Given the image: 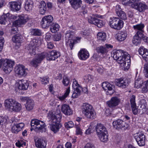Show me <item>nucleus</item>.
<instances>
[{"instance_id":"1","label":"nucleus","mask_w":148,"mask_h":148,"mask_svg":"<svg viewBox=\"0 0 148 148\" xmlns=\"http://www.w3.org/2000/svg\"><path fill=\"white\" fill-rule=\"evenodd\" d=\"M112 56L114 60H117L122 69L127 70L130 68L131 60L130 56L128 53L121 50H114L112 52Z\"/></svg>"},{"instance_id":"2","label":"nucleus","mask_w":148,"mask_h":148,"mask_svg":"<svg viewBox=\"0 0 148 148\" xmlns=\"http://www.w3.org/2000/svg\"><path fill=\"white\" fill-rule=\"evenodd\" d=\"M47 117L49 120L50 129L54 133H56L62 126L59 121L61 117L60 114H56L55 112L50 111L48 114Z\"/></svg>"},{"instance_id":"3","label":"nucleus","mask_w":148,"mask_h":148,"mask_svg":"<svg viewBox=\"0 0 148 148\" xmlns=\"http://www.w3.org/2000/svg\"><path fill=\"white\" fill-rule=\"evenodd\" d=\"M16 17L17 19L12 23L11 33L15 34L18 31L17 27L25 25L29 19V17L27 15L21 14Z\"/></svg>"},{"instance_id":"4","label":"nucleus","mask_w":148,"mask_h":148,"mask_svg":"<svg viewBox=\"0 0 148 148\" xmlns=\"http://www.w3.org/2000/svg\"><path fill=\"white\" fill-rule=\"evenodd\" d=\"M74 33L73 32L69 30L66 31L65 36L66 43L68 47L72 49L74 44L80 41L81 38L74 37Z\"/></svg>"},{"instance_id":"5","label":"nucleus","mask_w":148,"mask_h":148,"mask_svg":"<svg viewBox=\"0 0 148 148\" xmlns=\"http://www.w3.org/2000/svg\"><path fill=\"white\" fill-rule=\"evenodd\" d=\"M82 111L83 114L88 119H94L96 114L92 106L90 104L85 103L82 106Z\"/></svg>"},{"instance_id":"6","label":"nucleus","mask_w":148,"mask_h":148,"mask_svg":"<svg viewBox=\"0 0 148 148\" xmlns=\"http://www.w3.org/2000/svg\"><path fill=\"white\" fill-rule=\"evenodd\" d=\"M109 25L112 28L119 30L123 27L124 22L118 17H113L110 18Z\"/></svg>"},{"instance_id":"7","label":"nucleus","mask_w":148,"mask_h":148,"mask_svg":"<svg viewBox=\"0 0 148 148\" xmlns=\"http://www.w3.org/2000/svg\"><path fill=\"white\" fill-rule=\"evenodd\" d=\"M140 0H130L127 3H131L132 8L141 12L147 9L148 7L146 4L143 3L139 2Z\"/></svg>"},{"instance_id":"8","label":"nucleus","mask_w":148,"mask_h":148,"mask_svg":"<svg viewBox=\"0 0 148 148\" xmlns=\"http://www.w3.org/2000/svg\"><path fill=\"white\" fill-rule=\"evenodd\" d=\"M134 137L139 146H142L145 145L146 137L143 133H136L134 134Z\"/></svg>"},{"instance_id":"9","label":"nucleus","mask_w":148,"mask_h":148,"mask_svg":"<svg viewBox=\"0 0 148 148\" xmlns=\"http://www.w3.org/2000/svg\"><path fill=\"white\" fill-rule=\"evenodd\" d=\"M31 126L34 127L36 129L38 130H43L45 129L46 125L45 123L37 119H34L31 122Z\"/></svg>"},{"instance_id":"10","label":"nucleus","mask_w":148,"mask_h":148,"mask_svg":"<svg viewBox=\"0 0 148 148\" xmlns=\"http://www.w3.org/2000/svg\"><path fill=\"white\" fill-rule=\"evenodd\" d=\"M40 44V41L38 39H33L30 42L27 49L29 50V52L32 54H35L36 47Z\"/></svg>"},{"instance_id":"11","label":"nucleus","mask_w":148,"mask_h":148,"mask_svg":"<svg viewBox=\"0 0 148 148\" xmlns=\"http://www.w3.org/2000/svg\"><path fill=\"white\" fill-rule=\"evenodd\" d=\"M4 65L3 69L6 74L10 73L12 70L14 65V62L10 60L7 59Z\"/></svg>"},{"instance_id":"12","label":"nucleus","mask_w":148,"mask_h":148,"mask_svg":"<svg viewBox=\"0 0 148 148\" xmlns=\"http://www.w3.org/2000/svg\"><path fill=\"white\" fill-rule=\"evenodd\" d=\"M23 2V0H17L10 2L9 5L10 10L14 12L19 11L21 8Z\"/></svg>"},{"instance_id":"13","label":"nucleus","mask_w":148,"mask_h":148,"mask_svg":"<svg viewBox=\"0 0 148 148\" xmlns=\"http://www.w3.org/2000/svg\"><path fill=\"white\" fill-rule=\"evenodd\" d=\"M27 69L23 65L19 64L15 69L16 74L20 77L25 76L27 74Z\"/></svg>"},{"instance_id":"14","label":"nucleus","mask_w":148,"mask_h":148,"mask_svg":"<svg viewBox=\"0 0 148 148\" xmlns=\"http://www.w3.org/2000/svg\"><path fill=\"white\" fill-rule=\"evenodd\" d=\"M29 86V83L27 80L22 79L18 81L15 84V88L19 90H27Z\"/></svg>"},{"instance_id":"15","label":"nucleus","mask_w":148,"mask_h":148,"mask_svg":"<svg viewBox=\"0 0 148 148\" xmlns=\"http://www.w3.org/2000/svg\"><path fill=\"white\" fill-rule=\"evenodd\" d=\"M53 20V17L50 15L44 16L42 18L41 21V25L44 28H47L50 25Z\"/></svg>"},{"instance_id":"16","label":"nucleus","mask_w":148,"mask_h":148,"mask_svg":"<svg viewBox=\"0 0 148 148\" xmlns=\"http://www.w3.org/2000/svg\"><path fill=\"white\" fill-rule=\"evenodd\" d=\"M103 88L107 92V94L109 95L112 94L114 92V86L108 82H104L102 83Z\"/></svg>"},{"instance_id":"17","label":"nucleus","mask_w":148,"mask_h":148,"mask_svg":"<svg viewBox=\"0 0 148 148\" xmlns=\"http://www.w3.org/2000/svg\"><path fill=\"white\" fill-rule=\"evenodd\" d=\"M113 126L116 129L123 128L127 129L128 127V125L125 122L121 119H118L113 122Z\"/></svg>"},{"instance_id":"18","label":"nucleus","mask_w":148,"mask_h":148,"mask_svg":"<svg viewBox=\"0 0 148 148\" xmlns=\"http://www.w3.org/2000/svg\"><path fill=\"white\" fill-rule=\"evenodd\" d=\"M45 58V55L41 54L37 55L35 58L31 62V64L35 67H36L40 63L41 61Z\"/></svg>"},{"instance_id":"19","label":"nucleus","mask_w":148,"mask_h":148,"mask_svg":"<svg viewBox=\"0 0 148 148\" xmlns=\"http://www.w3.org/2000/svg\"><path fill=\"white\" fill-rule=\"evenodd\" d=\"M16 18V17L14 15L10 14L9 13H7L4 14L0 17V23L2 24L5 25L6 22L9 19L10 20L11 19H15Z\"/></svg>"},{"instance_id":"20","label":"nucleus","mask_w":148,"mask_h":148,"mask_svg":"<svg viewBox=\"0 0 148 148\" xmlns=\"http://www.w3.org/2000/svg\"><path fill=\"white\" fill-rule=\"evenodd\" d=\"M88 21L90 23L94 24L99 27H103L105 24L104 21L94 17H91L90 18L88 19Z\"/></svg>"},{"instance_id":"21","label":"nucleus","mask_w":148,"mask_h":148,"mask_svg":"<svg viewBox=\"0 0 148 148\" xmlns=\"http://www.w3.org/2000/svg\"><path fill=\"white\" fill-rule=\"evenodd\" d=\"M45 55L47 60H54L60 56V53L55 50H52L48 54Z\"/></svg>"},{"instance_id":"22","label":"nucleus","mask_w":148,"mask_h":148,"mask_svg":"<svg viewBox=\"0 0 148 148\" xmlns=\"http://www.w3.org/2000/svg\"><path fill=\"white\" fill-rule=\"evenodd\" d=\"M120 102L119 99L116 97H112L110 100L107 102L108 106L110 108H113L118 106Z\"/></svg>"},{"instance_id":"23","label":"nucleus","mask_w":148,"mask_h":148,"mask_svg":"<svg viewBox=\"0 0 148 148\" xmlns=\"http://www.w3.org/2000/svg\"><path fill=\"white\" fill-rule=\"evenodd\" d=\"M89 56L88 52L85 49H80L78 53V56L79 59L82 60H85L88 58Z\"/></svg>"},{"instance_id":"24","label":"nucleus","mask_w":148,"mask_h":148,"mask_svg":"<svg viewBox=\"0 0 148 148\" xmlns=\"http://www.w3.org/2000/svg\"><path fill=\"white\" fill-rule=\"evenodd\" d=\"M61 110L66 115H70L73 113V111L69 105L67 104H64L62 106Z\"/></svg>"},{"instance_id":"25","label":"nucleus","mask_w":148,"mask_h":148,"mask_svg":"<svg viewBox=\"0 0 148 148\" xmlns=\"http://www.w3.org/2000/svg\"><path fill=\"white\" fill-rule=\"evenodd\" d=\"M15 100L12 98H8L5 99L4 102V106L5 109L11 111Z\"/></svg>"},{"instance_id":"26","label":"nucleus","mask_w":148,"mask_h":148,"mask_svg":"<svg viewBox=\"0 0 148 148\" xmlns=\"http://www.w3.org/2000/svg\"><path fill=\"white\" fill-rule=\"evenodd\" d=\"M35 145L38 148H46L47 144V141L41 138L36 139L35 140Z\"/></svg>"},{"instance_id":"27","label":"nucleus","mask_w":148,"mask_h":148,"mask_svg":"<svg viewBox=\"0 0 148 148\" xmlns=\"http://www.w3.org/2000/svg\"><path fill=\"white\" fill-rule=\"evenodd\" d=\"M143 37V33L140 32H138L134 37L132 41L133 43L136 45L140 44L141 42V39Z\"/></svg>"},{"instance_id":"28","label":"nucleus","mask_w":148,"mask_h":148,"mask_svg":"<svg viewBox=\"0 0 148 148\" xmlns=\"http://www.w3.org/2000/svg\"><path fill=\"white\" fill-rule=\"evenodd\" d=\"M138 52L143 59L148 62V49L143 47H141L139 49Z\"/></svg>"},{"instance_id":"29","label":"nucleus","mask_w":148,"mask_h":148,"mask_svg":"<svg viewBox=\"0 0 148 148\" xmlns=\"http://www.w3.org/2000/svg\"><path fill=\"white\" fill-rule=\"evenodd\" d=\"M130 102L132 112L134 114H136L138 113V110L135 102V96L134 95H132L131 97Z\"/></svg>"},{"instance_id":"30","label":"nucleus","mask_w":148,"mask_h":148,"mask_svg":"<svg viewBox=\"0 0 148 148\" xmlns=\"http://www.w3.org/2000/svg\"><path fill=\"white\" fill-rule=\"evenodd\" d=\"M127 36V33L125 31H121L116 34L115 38L119 41H122L126 39Z\"/></svg>"},{"instance_id":"31","label":"nucleus","mask_w":148,"mask_h":148,"mask_svg":"<svg viewBox=\"0 0 148 148\" xmlns=\"http://www.w3.org/2000/svg\"><path fill=\"white\" fill-rule=\"evenodd\" d=\"M96 130L97 136L107 132L105 127L101 124H98L97 125L96 127Z\"/></svg>"},{"instance_id":"32","label":"nucleus","mask_w":148,"mask_h":148,"mask_svg":"<svg viewBox=\"0 0 148 148\" xmlns=\"http://www.w3.org/2000/svg\"><path fill=\"white\" fill-rule=\"evenodd\" d=\"M12 40L17 46L19 47L21 45L23 40V38L21 35L18 34L13 37Z\"/></svg>"},{"instance_id":"33","label":"nucleus","mask_w":148,"mask_h":148,"mask_svg":"<svg viewBox=\"0 0 148 148\" xmlns=\"http://www.w3.org/2000/svg\"><path fill=\"white\" fill-rule=\"evenodd\" d=\"M83 80L84 83L87 84H90L93 82L94 77L93 76L90 75H86L83 76Z\"/></svg>"},{"instance_id":"34","label":"nucleus","mask_w":148,"mask_h":148,"mask_svg":"<svg viewBox=\"0 0 148 148\" xmlns=\"http://www.w3.org/2000/svg\"><path fill=\"white\" fill-rule=\"evenodd\" d=\"M25 105L27 110H33L34 106V101L31 99H28L26 101Z\"/></svg>"},{"instance_id":"35","label":"nucleus","mask_w":148,"mask_h":148,"mask_svg":"<svg viewBox=\"0 0 148 148\" xmlns=\"http://www.w3.org/2000/svg\"><path fill=\"white\" fill-rule=\"evenodd\" d=\"M21 109L22 106L21 104L15 100L11 112H18L21 110Z\"/></svg>"},{"instance_id":"36","label":"nucleus","mask_w":148,"mask_h":148,"mask_svg":"<svg viewBox=\"0 0 148 148\" xmlns=\"http://www.w3.org/2000/svg\"><path fill=\"white\" fill-rule=\"evenodd\" d=\"M33 2L31 0H27L25 3L24 8L25 10L28 11H30L32 8L33 7Z\"/></svg>"},{"instance_id":"37","label":"nucleus","mask_w":148,"mask_h":148,"mask_svg":"<svg viewBox=\"0 0 148 148\" xmlns=\"http://www.w3.org/2000/svg\"><path fill=\"white\" fill-rule=\"evenodd\" d=\"M70 2L72 7L75 9L79 8L82 4V1L81 0H72Z\"/></svg>"},{"instance_id":"38","label":"nucleus","mask_w":148,"mask_h":148,"mask_svg":"<svg viewBox=\"0 0 148 148\" xmlns=\"http://www.w3.org/2000/svg\"><path fill=\"white\" fill-rule=\"evenodd\" d=\"M70 91V87H69L66 89L63 95L61 96H58L57 97L60 100L63 101L69 96Z\"/></svg>"},{"instance_id":"39","label":"nucleus","mask_w":148,"mask_h":148,"mask_svg":"<svg viewBox=\"0 0 148 148\" xmlns=\"http://www.w3.org/2000/svg\"><path fill=\"white\" fill-rule=\"evenodd\" d=\"M143 84V82L141 78L138 77L135 82V87L137 88H140L142 86Z\"/></svg>"},{"instance_id":"40","label":"nucleus","mask_w":148,"mask_h":148,"mask_svg":"<svg viewBox=\"0 0 148 148\" xmlns=\"http://www.w3.org/2000/svg\"><path fill=\"white\" fill-rule=\"evenodd\" d=\"M108 136L107 132L101 134L100 135L98 136L100 140L103 142L107 141L108 140Z\"/></svg>"},{"instance_id":"41","label":"nucleus","mask_w":148,"mask_h":148,"mask_svg":"<svg viewBox=\"0 0 148 148\" xmlns=\"http://www.w3.org/2000/svg\"><path fill=\"white\" fill-rule=\"evenodd\" d=\"M140 108L142 110L143 113L147 111L148 112V109L146 108L147 106V103L145 100H142L140 101Z\"/></svg>"},{"instance_id":"42","label":"nucleus","mask_w":148,"mask_h":148,"mask_svg":"<svg viewBox=\"0 0 148 148\" xmlns=\"http://www.w3.org/2000/svg\"><path fill=\"white\" fill-rule=\"evenodd\" d=\"M60 26L57 23H53L51 26L50 30L52 33H56L59 31Z\"/></svg>"},{"instance_id":"43","label":"nucleus","mask_w":148,"mask_h":148,"mask_svg":"<svg viewBox=\"0 0 148 148\" xmlns=\"http://www.w3.org/2000/svg\"><path fill=\"white\" fill-rule=\"evenodd\" d=\"M72 86L74 90H81L82 87L78 84L77 81L74 79L73 81Z\"/></svg>"},{"instance_id":"44","label":"nucleus","mask_w":148,"mask_h":148,"mask_svg":"<svg viewBox=\"0 0 148 148\" xmlns=\"http://www.w3.org/2000/svg\"><path fill=\"white\" fill-rule=\"evenodd\" d=\"M97 51L98 53H100L102 54L106 53L108 51L105 46H101L97 47Z\"/></svg>"},{"instance_id":"45","label":"nucleus","mask_w":148,"mask_h":148,"mask_svg":"<svg viewBox=\"0 0 148 148\" xmlns=\"http://www.w3.org/2000/svg\"><path fill=\"white\" fill-rule=\"evenodd\" d=\"M97 38L99 40L104 41L106 40V34L102 32H99L97 35Z\"/></svg>"},{"instance_id":"46","label":"nucleus","mask_w":148,"mask_h":148,"mask_svg":"<svg viewBox=\"0 0 148 148\" xmlns=\"http://www.w3.org/2000/svg\"><path fill=\"white\" fill-rule=\"evenodd\" d=\"M148 91V79L143 82V86L141 92L143 93H146Z\"/></svg>"},{"instance_id":"47","label":"nucleus","mask_w":148,"mask_h":148,"mask_svg":"<svg viewBox=\"0 0 148 148\" xmlns=\"http://www.w3.org/2000/svg\"><path fill=\"white\" fill-rule=\"evenodd\" d=\"M26 144V140H18L15 143L16 146L19 147L25 146Z\"/></svg>"},{"instance_id":"48","label":"nucleus","mask_w":148,"mask_h":148,"mask_svg":"<svg viewBox=\"0 0 148 148\" xmlns=\"http://www.w3.org/2000/svg\"><path fill=\"white\" fill-rule=\"evenodd\" d=\"M92 123H90L88 128L86 130L85 134L86 135H89L92 132L94 129V126L92 125Z\"/></svg>"},{"instance_id":"49","label":"nucleus","mask_w":148,"mask_h":148,"mask_svg":"<svg viewBox=\"0 0 148 148\" xmlns=\"http://www.w3.org/2000/svg\"><path fill=\"white\" fill-rule=\"evenodd\" d=\"M31 34L34 36H40L41 32L40 30L37 29H32L31 31Z\"/></svg>"},{"instance_id":"50","label":"nucleus","mask_w":148,"mask_h":148,"mask_svg":"<svg viewBox=\"0 0 148 148\" xmlns=\"http://www.w3.org/2000/svg\"><path fill=\"white\" fill-rule=\"evenodd\" d=\"M116 14L121 19L125 20L127 18L126 14L125 12L123 11L118 12V13H116Z\"/></svg>"},{"instance_id":"51","label":"nucleus","mask_w":148,"mask_h":148,"mask_svg":"<svg viewBox=\"0 0 148 148\" xmlns=\"http://www.w3.org/2000/svg\"><path fill=\"white\" fill-rule=\"evenodd\" d=\"M122 85L121 87L122 88H125L126 86H127L130 82L129 80L128 79L122 78Z\"/></svg>"},{"instance_id":"52","label":"nucleus","mask_w":148,"mask_h":148,"mask_svg":"<svg viewBox=\"0 0 148 148\" xmlns=\"http://www.w3.org/2000/svg\"><path fill=\"white\" fill-rule=\"evenodd\" d=\"M143 73L145 77L148 78V64L146 63L144 65Z\"/></svg>"},{"instance_id":"53","label":"nucleus","mask_w":148,"mask_h":148,"mask_svg":"<svg viewBox=\"0 0 148 148\" xmlns=\"http://www.w3.org/2000/svg\"><path fill=\"white\" fill-rule=\"evenodd\" d=\"M96 70L98 73L100 75L102 74L104 71V68L101 65L96 66Z\"/></svg>"},{"instance_id":"54","label":"nucleus","mask_w":148,"mask_h":148,"mask_svg":"<svg viewBox=\"0 0 148 148\" xmlns=\"http://www.w3.org/2000/svg\"><path fill=\"white\" fill-rule=\"evenodd\" d=\"M144 27V24H139L136 25H134L133 27L135 30H141Z\"/></svg>"},{"instance_id":"55","label":"nucleus","mask_w":148,"mask_h":148,"mask_svg":"<svg viewBox=\"0 0 148 148\" xmlns=\"http://www.w3.org/2000/svg\"><path fill=\"white\" fill-rule=\"evenodd\" d=\"M40 80L42 84L45 85L49 83V78L47 77L40 78Z\"/></svg>"},{"instance_id":"56","label":"nucleus","mask_w":148,"mask_h":148,"mask_svg":"<svg viewBox=\"0 0 148 148\" xmlns=\"http://www.w3.org/2000/svg\"><path fill=\"white\" fill-rule=\"evenodd\" d=\"M74 90V91L72 95V97L73 98H76L80 95L81 90L77 89Z\"/></svg>"},{"instance_id":"57","label":"nucleus","mask_w":148,"mask_h":148,"mask_svg":"<svg viewBox=\"0 0 148 148\" xmlns=\"http://www.w3.org/2000/svg\"><path fill=\"white\" fill-rule=\"evenodd\" d=\"M11 129L12 132L13 133H17L19 132L16 124L12 126Z\"/></svg>"},{"instance_id":"58","label":"nucleus","mask_w":148,"mask_h":148,"mask_svg":"<svg viewBox=\"0 0 148 148\" xmlns=\"http://www.w3.org/2000/svg\"><path fill=\"white\" fill-rule=\"evenodd\" d=\"M122 78L116 79L115 80V83L116 85L121 87L122 84Z\"/></svg>"},{"instance_id":"59","label":"nucleus","mask_w":148,"mask_h":148,"mask_svg":"<svg viewBox=\"0 0 148 148\" xmlns=\"http://www.w3.org/2000/svg\"><path fill=\"white\" fill-rule=\"evenodd\" d=\"M61 34L59 33L54 35L53 36V40L55 41H58L61 40Z\"/></svg>"},{"instance_id":"60","label":"nucleus","mask_w":148,"mask_h":148,"mask_svg":"<svg viewBox=\"0 0 148 148\" xmlns=\"http://www.w3.org/2000/svg\"><path fill=\"white\" fill-rule=\"evenodd\" d=\"M65 127L66 128H71L74 126V124L72 121L66 122L64 124Z\"/></svg>"},{"instance_id":"61","label":"nucleus","mask_w":148,"mask_h":148,"mask_svg":"<svg viewBox=\"0 0 148 148\" xmlns=\"http://www.w3.org/2000/svg\"><path fill=\"white\" fill-rule=\"evenodd\" d=\"M62 83L64 86H67L69 83V79L67 77H64Z\"/></svg>"},{"instance_id":"62","label":"nucleus","mask_w":148,"mask_h":148,"mask_svg":"<svg viewBox=\"0 0 148 148\" xmlns=\"http://www.w3.org/2000/svg\"><path fill=\"white\" fill-rule=\"evenodd\" d=\"M76 128V132L77 135H81L82 134V131L78 125L75 126Z\"/></svg>"},{"instance_id":"63","label":"nucleus","mask_w":148,"mask_h":148,"mask_svg":"<svg viewBox=\"0 0 148 148\" xmlns=\"http://www.w3.org/2000/svg\"><path fill=\"white\" fill-rule=\"evenodd\" d=\"M19 131H20L24 127L25 125L24 123H21L16 124Z\"/></svg>"},{"instance_id":"64","label":"nucleus","mask_w":148,"mask_h":148,"mask_svg":"<svg viewBox=\"0 0 148 148\" xmlns=\"http://www.w3.org/2000/svg\"><path fill=\"white\" fill-rule=\"evenodd\" d=\"M51 34L50 33L47 32L45 34V39L46 41H49L51 39Z\"/></svg>"}]
</instances>
